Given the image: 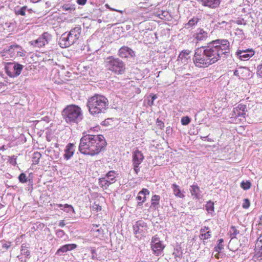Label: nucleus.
I'll use <instances>...</instances> for the list:
<instances>
[{
	"label": "nucleus",
	"mask_w": 262,
	"mask_h": 262,
	"mask_svg": "<svg viewBox=\"0 0 262 262\" xmlns=\"http://www.w3.org/2000/svg\"><path fill=\"white\" fill-rule=\"evenodd\" d=\"M11 246V243H5L2 244V247L3 249H8Z\"/></svg>",
	"instance_id": "nucleus-44"
},
{
	"label": "nucleus",
	"mask_w": 262,
	"mask_h": 262,
	"mask_svg": "<svg viewBox=\"0 0 262 262\" xmlns=\"http://www.w3.org/2000/svg\"><path fill=\"white\" fill-rule=\"evenodd\" d=\"M236 54L239 58L242 60H247L254 55V52L252 49L238 50Z\"/></svg>",
	"instance_id": "nucleus-11"
},
{
	"label": "nucleus",
	"mask_w": 262,
	"mask_h": 262,
	"mask_svg": "<svg viewBox=\"0 0 262 262\" xmlns=\"http://www.w3.org/2000/svg\"><path fill=\"white\" fill-rule=\"evenodd\" d=\"M191 119L188 116L183 117L181 118V123L183 125H187L190 122Z\"/></svg>",
	"instance_id": "nucleus-35"
},
{
	"label": "nucleus",
	"mask_w": 262,
	"mask_h": 262,
	"mask_svg": "<svg viewBox=\"0 0 262 262\" xmlns=\"http://www.w3.org/2000/svg\"><path fill=\"white\" fill-rule=\"evenodd\" d=\"M93 137H94L93 139H95L96 142L92 145L94 148L92 152H90V155L91 156H94L99 154L105 146L106 143L104 137L101 135H93Z\"/></svg>",
	"instance_id": "nucleus-7"
},
{
	"label": "nucleus",
	"mask_w": 262,
	"mask_h": 262,
	"mask_svg": "<svg viewBox=\"0 0 262 262\" xmlns=\"http://www.w3.org/2000/svg\"><path fill=\"white\" fill-rule=\"evenodd\" d=\"M21 47L17 45H13L4 49V51L2 53V56L5 55V53L9 54L11 57L16 56V52H20Z\"/></svg>",
	"instance_id": "nucleus-14"
},
{
	"label": "nucleus",
	"mask_w": 262,
	"mask_h": 262,
	"mask_svg": "<svg viewBox=\"0 0 262 262\" xmlns=\"http://www.w3.org/2000/svg\"><path fill=\"white\" fill-rule=\"evenodd\" d=\"M219 243L214 248L215 250L219 253L223 249V245H222V243L223 242V239H220L219 241Z\"/></svg>",
	"instance_id": "nucleus-34"
},
{
	"label": "nucleus",
	"mask_w": 262,
	"mask_h": 262,
	"mask_svg": "<svg viewBox=\"0 0 262 262\" xmlns=\"http://www.w3.org/2000/svg\"><path fill=\"white\" fill-rule=\"evenodd\" d=\"M21 253L23 255H24L26 257H28L30 255V252L26 249H22L21 250Z\"/></svg>",
	"instance_id": "nucleus-43"
},
{
	"label": "nucleus",
	"mask_w": 262,
	"mask_h": 262,
	"mask_svg": "<svg viewBox=\"0 0 262 262\" xmlns=\"http://www.w3.org/2000/svg\"><path fill=\"white\" fill-rule=\"evenodd\" d=\"M27 6H25L20 8H16L14 10L15 14L16 15H21L25 16L27 15Z\"/></svg>",
	"instance_id": "nucleus-27"
},
{
	"label": "nucleus",
	"mask_w": 262,
	"mask_h": 262,
	"mask_svg": "<svg viewBox=\"0 0 262 262\" xmlns=\"http://www.w3.org/2000/svg\"><path fill=\"white\" fill-rule=\"evenodd\" d=\"M57 206L60 208L62 210H63L64 209V205H62V204H57Z\"/></svg>",
	"instance_id": "nucleus-52"
},
{
	"label": "nucleus",
	"mask_w": 262,
	"mask_h": 262,
	"mask_svg": "<svg viewBox=\"0 0 262 262\" xmlns=\"http://www.w3.org/2000/svg\"><path fill=\"white\" fill-rule=\"evenodd\" d=\"M256 247L261 249L262 248V235H260L257 238L256 243Z\"/></svg>",
	"instance_id": "nucleus-38"
},
{
	"label": "nucleus",
	"mask_w": 262,
	"mask_h": 262,
	"mask_svg": "<svg viewBox=\"0 0 262 262\" xmlns=\"http://www.w3.org/2000/svg\"><path fill=\"white\" fill-rule=\"evenodd\" d=\"M81 28L78 26L72 29L68 34L71 42L72 41L73 44L78 39L81 34Z\"/></svg>",
	"instance_id": "nucleus-13"
},
{
	"label": "nucleus",
	"mask_w": 262,
	"mask_h": 262,
	"mask_svg": "<svg viewBox=\"0 0 262 262\" xmlns=\"http://www.w3.org/2000/svg\"><path fill=\"white\" fill-rule=\"evenodd\" d=\"M234 74L237 76L238 75V71L237 70H235L234 72Z\"/></svg>",
	"instance_id": "nucleus-55"
},
{
	"label": "nucleus",
	"mask_w": 262,
	"mask_h": 262,
	"mask_svg": "<svg viewBox=\"0 0 262 262\" xmlns=\"http://www.w3.org/2000/svg\"><path fill=\"white\" fill-rule=\"evenodd\" d=\"M25 54L22 52V50H20V52H16V56L23 57Z\"/></svg>",
	"instance_id": "nucleus-49"
},
{
	"label": "nucleus",
	"mask_w": 262,
	"mask_h": 262,
	"mask_svg": "<svg viewBox=\"0 0 262 262\" xmlns=\"http://www.w3.org/2000/svg\"><path fill=\"white\" fill-rule=\"evenodd\" d=\"M209 229L208 227H205L204 228H202L200 230L201 233H206L207 230Z\"/></svg>",
	"instance_id": "nucleus-47"
},
{
	"label": "nucleus",
	"mask_w": 262,
	"mask_h": 262,
	"mask_svg": "<svg viewBox=\"0 0 262 262\" xmlns=\"http://www.w3.org/2000/svg\"><path fill=\"white\" fill-rule=\"evenodd\" d=\"M200 19L198 17H193L192 18L190 19L189 21L185 24V28L186 29H189L191 27L194 26L195 25L197 24V23L199 22Z\"/></svg>",
	"instance_id": "nucleus-28"
},
{
	"label": "nucleus",
	"mask_w": 262,
	"mask_h": 262,
	"mask_svg": "<svg viewBox=\"0 0 262 262\" xmlns=\"http://www.w3.org/2000/svg\"><path fill=\"white\" fill-rule=\"evenodd\" d=\"M87 0H77V3L80 5H84Z\"/></svg>",
	"instance_id": "nucleus-46"
},
{
	"label": "nucleus",
	"mask_w": 262,
	"mask_h": 262,
	"mask_svg": "<svg viewBox=\"0 0 262 262\" xmlns=\"http://www.w3.org/2000/svg\"><path fill=\"white\" fill-rule=\"evenodd\" d=\"M258 68H260V69H262V63L259 66Z\"/></svg>",
	"instance_id": "nucleus-57"
},
{
	"label": "nucleus",
	"mask_w": 262,
	"mask_h": 262,
	"mask_svg": "<svg viewBox=\"0 0 262 262\" xmlns=\"http://www.w3.org/2000/svg\"><path fill=\"white\" fill-rule=\"evenodd\" d=\"M95 226H96V227H98V225H94V227Z\"/></svg>",
	"instance_id": "nucleus-61"
},
{
	"label": "nucleus",
	"mask_w": 262,
	"mask_h": 262,
	"mask_svg": "<svg viewBox=\"0 0 262 262\" xmlns=\"http://www.w3.org/2000/svg\"><path fill=\"white\" fill-rule=\"evenodd\" d=\"M160 197L159 195H154L151 198V205L153 206L154 207H156L157 205H159V200H160Z\"/></svg>",
	"instance_id": "nucleus-30"
},
{
	"label": "nucleus",
	"mask_w": 262,
	"mask_h": 262,
	"mask_svg": "<svg viewBox=\"0 0 262 262\" xmlns=\"http://www.w3.org/2000/svg\"><path fill=\"white\" fill-rule=\"evenodd\" d=\"M24 68V66L18 62H7L5 66V70L7 74L11 78L18 76Z\"/></svg>",
	"instance_id": "nucleus-6"
},
{
	"label": "nucleus",
	"mask_w": 262,
	"mask_h": 262,
	"mask_svg": "<svg viewBox=\"0 0 262 262\" xmlns=\"http://www.w3.org/2000/svg\"><path fill=\"white\" fill-rule=\"evenodd\" d=\"M96 231L98 232V233H99L97 235H100V234H103V230L101 228L96 230Z\"/></svg>",
	"instance_id": "nucleus-50"
},
{
	"label": "nucleus",
	"mask_w": 262,
	"mask_h": 262,
	"mask_svg": "<svg viewBox=\"0 0 262 262\" xmlns=\"http://www.w3.org/2000/svg\"><path fill=\"white\" fill-rule=\"evenodd\" d=\"M18 179L20 182L24 183L27 181V178L26 174L24 173H21L18 177Z\"/></svg>",
	"instance_id": "nucleus-37"
},
{
	"label": "nucleus",
	"mask_w": 262,
	"mask_h": 262,
	"mask_svg": "<svg viewBox=\"0 0 262 262\" xmlns=\"http://www.w3.org/2000/svg\"><path fill=\"white\" fill-rule=\"evenodd\" d=\"M65 121L70 124H78L83 118L82 110L76 105H68L62 112Z\"/></svg>",
	"instance_id": "nucleus-3"
},
{
	"label": "nucleus",
	"mask_w": 262,
	"mask_h": 262,
	"mask_svg": "<svg viewBox=\"0 0 262 262\" xmlns=\"http://www.w3.org/2000/svg\"><path fill=\"white\" fill-rule=\"evenodd\" d=\"M144 157L142 153L139 150H135L133 154V165L136 173L139 171V165L142 162Z\"/></svg>",
	"instance_id": "nucleus-9"
},
{
	"label": "nucleus",
	"mask_w": 262,
	"mask_h": 262,
	"mask_svg": "<svg viewBox=\"0 0 262 262\" xmlns=\"http://www.w3.org/2000/svg\"><path fill=\"white\" fill-rule=\"evenodd\" d=\"M151 247L155 253L159 254L164 248L158 238L153 237L151 242Z\"/></svg>",
	"instance_id": "nucleus-15"
},
{
	"label": "nucleus",
	"mask_w": 262,
	"mask_h": 262,
	"mask_svg": "<svg viewBox=\"0 0 262 262\" xmlns=\"http://www.w3.org/2000/svg\"><path fill=\"white\" fill-rule=\"evenodd\" d=\"M230 43L227 39H216L207 46L196 48L192 58L195 66L198 68H206L215 63L222 57H229Z\"/></svg>",
	"instance_id": "nucleus-1"
},
{
	"label": "nucleus",
	"mask_w": 262,
	"mask_h": 262,
	"mask_svg": "<svg viewBox=\"0 0 262 262\" xmlns=\"http://www.w3.org/2000/svg\"><path fill=\"white\" fill-rule=\"evenodd\" d=\"M230 232V237H231V238H233L235 237V236L237 234L239 233V231L234 226H232L231 227Z\"/></svg>",
	"instance_id": "nucleus-32"
},
{
	"label": "nucleus",
	"mask_w": 262,
	"mask_h": 262,
	"mask_svg": "<svg viewBox=\"0 0 262 262\" xmlns=\"http://www.w3.org/2000/svg\"><path fill=\"white\" fill-rule=\"evenodd\" d=\"M191 194L194 196L196 199H200L201 198L200 189L196 185H193L190 189Z\"/></svg>",
	"instance_id": "nucleus-23"
},
{
	"label": "nucleus",
	"mask_w": 262,
	"mask_h": 262,
	"mask_svg": "<svg viewBox=\"0 0 262 262\" xmlns=\"http://www.w3.org/2000/svg\"><path fill=\"white\" fill-rule=\"evenodd\" d=\"M191 51L188 50L182 51L179 54L178 60L181 61L182 63H185L187 62L188 59H190L189 54Z\"/></svg>",
	"instance_id": "nucleus-19"
},
{
	"label": "nucleus",
	"mask_w": 262,
	"mask_h": 262,
	"mask_svg": "<svg viewBox=\"0 0 262 262\" xmlns=\"http://www.w3.org/2000/svg\"><path fill=\"white\" fill-rule=\"evenodd\" d=\"M52 36L48 32H44L39 37L30 42L34 47L40 48L48 44L51 40Z\"/></svg>",
	"instance_id": "nucleus-8"
},
{
	"label": "nucleus",
	"mask_w": 262,
	"mask_h": 262,
	"mask_svg": "<svg viewBox=\"0 0 262 262\" xmlns=\"http://www.w3.org/2000/svg\"><path fill=\"white\" fill-rule=\"evenodd\" d=\"M208 37V33L202 29H198L195 35V38L198 41H203Z\"/></svg>",
	"instance_id": "nucleus-22"
},
{
	"label": "nucleus",
	"mask_w": 262,
	"mask_h": 262,
	"mask_svg": "<svg viewBox=\"0 0 262 262\" xmlns=\"http://www.w3.org/2000/svg\"><path fill=\"white\" fill-rule=\"evenodd\" d=\"M99 185L103 189H106L110 185L112 184V182L108 181L106 178L102 177L99 179Z\"/></svg>",
	"instance_id": "nucleus-25"
},
{
	"label": "nucleus",
	"mask_w": 262,
	"mask_h": 262,
	"mask_svg": "<svg viewBox=\"0 0 262 262\" xmlns=\"http://www.w3.org/2000/svg\"><path fill=\"white\" fill-rule=\"evenodd\" d=\"M63 231L62 230H58L57 231V234H58V236H62L63 235Z\"/></svg>",
	"instance_id": "nucleus-48"
},
{
	"label": "nucleus",
	"mask_w": 262,
	"mask_h": 262,
	"mask_svg": "<svg viewBox=\"0 0 262 262\" xmlns=\"http://www.w3.org/2000/svg\"><path fill=\"white\" fill-rule=\"evenodd\" d=\"M118 54L121 58H134L136 56L135 51L126 46L122 47L119 50Z\"/></svg>",
	"instance_id": "nucleus-10"
},
{
	"label": "nucleus",
	"mask_w": 262,
	"mask_h": 262,
	"mask_svg": "<svg viewBox=\"0 0 262 262\" xmlns=\"http://www.w3.org/2000/svg\"><path fill=\"white\" fill-rule=\"evenodd\" d=\"M65 225L64 221H61L59 223V226L61 227H63Z\"/></svg>",
	"instance_id": "nucleus-51"
},
{
	"label": "nucleus",
	"mask_w": 262,
	"mask_h": 262,
	"mask_svg": "<svg viewBox=\"0 0 262 262\" xmlns=\"http://www.w3.org/2000/svg\"><path fill=\"white\" fill-rule=\"evenodd\" d=\"M206 209L209 213H212L214 211V203L211 201H209L206 205Z\"/></svg>",
	"instance_id": "nucleus-31"
},
{
	"label": "nucleus",
	"mask_w": 262,
	"mask_h": 262,
	"mask_svg": "<svg viewBox=\"0 0 262 262\" xmlns=\"http://www.w3.org/2000/svg\"><path fill=\"white\" fill-rule=\"evenodd\" d=\"M41 157V155L39 152H35L34 154V159H37V160H35L34 162L36 163H38L39 162V159Z\"/></svg>",
	"instance_id": "nucleus-41"
},
{
	"label": "nucleus",
	"mask_w": 262,
	"mask_h": 262,
	"mask_svg": "<svg viewBox=\"0 0 262 262\" xmlns=\"http://www.w3.org/2000/svg\"><path fill=\"white\" fill-rule=\"evenodd\" d=\"M64 158L68 160L73 155L74 152V144L72 143H69L66 147L64 149Z\"/></svg>",
	"instance_id": "nucleus-18"
},
{
	"label": "nucleus",
	"mask_w": 262,
	"mask_h": 262,
	"mask_svg": "<svg viewBox=\"0 0 262 262\" xmlns=\"http://www.w3.org/2000/svg\"><path fill=\"white\" fill-rule=\"evenodd\" d=\"M108 101L104 96L95 95L90 98L87 102L86 106L90 113L93 115L104 113L108 108Z\"/></svg>",
	"instance_id": "nucleus-2"
},
{
	"label": "nucleus",
	"mask_w": 262,
	"mask_h": 262,
	"mask_svg": "<svg viewBox=\"0 0 262 262\" xmlns=\"http://www.w3.org/2000/svg\"><path fill=\"white\" fill-rule=\"evenodd\" d=\"M149 191L148 189L146 188H143L141 191H140L137 197V199L139 201L142 200V202H138V206H141L142 205V203L145 201V195L149 194Z\"/></svg>",
	"instance_id": "nucleus-20"
},
{
	"label": "nucleus",
	"mask_w": 262,
	"mask_h": 262,
	"mask_svg": "<svg viewBox=\"0 0 262 262\" xmlns=\"http://www.w3.org/2000/svg\"><path fill=\"white\" fill-rule=\"evenodd\" d=\"M68 34L66 35L65 33L62 34L59 39V44L61 48H67L73 44Z\"/></svg>",
	"instance_id": "nucleus-17"
},
{
	"label": "nucleus",
	"mask_w": 262,
	"mask_h": 262,
	"mask_svg": "<svg viewBox=\"0 0 262 262\" xmlns=\"http://www.w3.org/2000/svg\"><path fill=\"white\" fill-rule=\"evenodd\" d=\"M236 110L237 112L238 110L242 111V112L237 113V115L239 116H244L245 115V112L247 111V106L246 105L239 104L236 108Z\"/></svg>",
	"instance_id": "nucleus-29"
},
{
	"label": "nucleus",
	"mask_w": 262,
	"mask_h": 262,
	"mask_svg": "<svg viewBox=\"0 0 262 262\" xmlns=\"http://www.w3.org/2000/svg\"><path fill=\"white\" fill-rule=\"evenodd\" d=\"M63 210L67 212H69L71 211H72L73 212L74 211L73 207L71 205H68L67 204L64 205Z\"/></svg>",
	"instance_id": "nucleus-39"
},
{
	"label": "nucleus",
	"mask_w": 262,
	"mask_h": 262,
	"mask_svg": "<svg viewBox=\"0 0 262 262\" xmlns=\"http://www.w3.org/2000/svg\"><path fill=\"white\" fill-rule=\"evenodd\" d=\"M260 221L262 222V215L260 217Z\"/></svg>",
	"instance_id": "nucleus-59"
},
{
	"label": "nucleus",
	"mask_w": 262,
	"mask_h": 262,
	"mask_svg": "<svg viewBox=\"0 0 262 262\" xmlns=\"http://www.w3.org/2000/svg\"><path fill=\"white\" fill-rule=\"evenodd\" d=\"M262 255V252L261 253L260 255L259 256V257H260V259H262V257H261L262 255Z\"/></svg>",
	"instance_id": "nucleus-58"
},
{
	"label": "nucleus",
	"mask_w": 262,
	"mask_h": 262,
	"mask_svg": "<svg viewBox=\"0 0 262 262\" xmlns=\"http://www.w3.org/2000/svg\"><path fill=\"white\" fill-rule=\"evenodd\" d=\"M117 174L116 172L114 170H111L108 171L104 177V178H106V179L111 182H112V184L114 183L116 180V176Z\"/></svg>",
	"instance_id": "nucleus-26"
},
{
	"label": "nucleus",
	"mask_w": 262,
	"mask_h": 262,
	"mask_svg": "<svg viewBox=\"0 0 262 262\" xmlns=\"http://www.w3.org/2000/svg\"><path fill=\"white\" fill-rule=\"evenodd\" d=\"M32 12H33V10L31 9H28L27 8V12L28 14H31L32 13Z\"/></svg>",
	"instance_id": "nucleus-53"
},
{
	"label": "nucleus",
	"mask_w": 262,
	"mask_h": 262,
	"mask_svg": "<svg viewBox=\"0 0 262 262\" xmlns=\"http://www.w3.org/2000/svg\"><path fill=\"white\" fill-rule=\"evenodd\" d=\"M151 100H149L148 101V104L150 106H151L154 104V100L157 98V96L156 95H152L151 96Z\"/></svg>",
	"instance_id": "nucleus-42"
},
{
	"label": "nucleus",
	"mask_w": 262,
	"mask_h": 262,
	"mask_svg": "<svg viewBox=\"0 0 262 262\" xmlns=\"http://www.w3.org/2000/svg\"><path fill=\"white\" fill-rule=\"evenodd\" d=\"M215 256L216 258H219V255H215Z\"/></svg>",
	"instance_id": "nucleus-60"
},
{
	"label": "nucleus",
	"mask_w": 262,
	"mask_h": 262,
	"mask_svg": "<svg viewBox=\"0 0 262 262\" xmlns=\"http://www.w3.org/2000/svg\"><path fill=\"white\" fill-rule=\"evenodd\" d=\"M211 237L210 231H207L206 233H201L200 237L201 239H207Z\"/></svg>",
	"instance_id": "nucleus-36"
},
{
	"label": "nucleus",
	"mask_w": 262,
	"mask_h": 262,
	"mask_svg": "<svg viewBox=\"0 0 262 262\" xmlns=\"http://www.w3.org/2000/svg\"><path fill=\"white\" fill-rule=\"evenodd\" d=\"M105 66L108 70L117 75L123 74L125 70L124 62L119 58L113 56L106 58Z\"/></svg>",
	"instance_id": "nucleus-4"
},
{
	"label": "nucleus",
	"mask_w": 262,
	"mask_h": 262,
	"mask_svg": "<svg viewBox=\"0 0 262 262\" xmlns=\"http://www.w3.org/2000/svg\"><path fill=\"white\" fill-rule=\"evenodd\" d=\"M133 229L135 234H143L147 231V226L146 223L141 220L136 222L133 226Z\"/></svg>",
	"instance_id": "nucleus-12"
},
{
	"label": "nucleus",
	"mask_w": 262,
	"mask_h": 262,
	"mask_svg": "<svg viewBox=\"0 0 262 262\" xmlns=\"http://www.w3.org/2000/svg\"><path fill=\"white\" fill-rule=\"evenodd\" d=\"M250 203L248 199H245L243 203L242 207L245 209H247L249 207Z\"/></svg>",
	"instance_id": "nucleus-40"
},
{
	"label": "nucleus",
	"mask_w": 262,
	"mask_h": 262,
	"mask_svg": "<svg viewBox=\"0 0 262 262\" xmlns=\"http://www.w3.org/2000/svg\"><path fill=\"white\" fill-rule=\"evenodd\" d=\"M258 72H259V74L262 76V69H260V68H259Z\"/></svg>",
	"instance_id": "nucleus-54"
},
{
	"label": "nucleus",
	"mask_w": 262,
	"mask_h": 262,
	"mask_svg": "<svg viewBox=\"0 0 262 262\" xmlns=\"http://www.w3.org/2000/svg\"><path fill=\"white\" fill-rule=\"evenodd\" d=\"M203 6L211 9L218 7L221 3V0H198Z\"/></svg>",
	"instance_id": "nucleus-16"
},
{
	"label": "nucleus",
	"mask_w": 262,
	"mask_h": 262,
	"mask_svg": "<svg viewBox=\"0 0 262 262\" xmlns=\"http://www.w3.org/2000/svg\"><path fill=\"white\" fill-rule=\"evenodd\" d=\"M171 188L175 196L180 198H184L185 197V195L182 192L180 187L178 185H176V184H173L171 186Z\"/></svg>",
	"instance_id": "nucleus-24"
},
{
	"label": "nucleus",
	"mask_w": 262,
	"mask_h": 262,
	"mask_svg": "<svg viewBox=\"0 0 262 262\" xmlns=\"http://www.w3.org/2000/svg\"><path fill=\"white\" fill-rule=\"evenodd\" d=\"M93 210L98 211L101 210V207L98 205L95 204L93 206Z\"/></svg>",
	"instance_id": "nucleus-45"
},
{
	"label": "nucleus",
	"mask_w": 262,
	"mask_h": 262,
	"mask_svg": "<svg viewBox=\"0 0 262 262\" xmlns=\"http://www.w3.org/2000/svg\"><path fill=\"white\" fill-rule=\"evenodd\" d=\"M92 135H85L80 139L79 146V151L83 154L90 155L94 147L92 146L96 142Z\"/></svg>",
	"instance_id": "nucleus-5"
},
{
	"label": "nucleus",
	"mask_w": 262,
	"mask_h": 262,
	"mask_svg": "<svg viewBox=\"0 0 262 262\" xmlns=\"http://www.w3.org/2000/svg\"><path fill=\"white\" fill-rule=\"evenodd\" d=\"M77 245L75 244H66L61 247L57 251V253L62 254L68 251L75 249Z\"/></svg>",
	"instance_id": "nucleus-21"
},
{
	"label": "nucleus",
	"mask_w": 262,
	"mask_h": 262,
	"mask_svg": "<svg viewBox=\"0 0 262 262\" xmlns=\"http://www.w3.org/2000/svg\"><path fill=\"white\" fill-rule=\"evenodd\" d=\"M111 10H114V11H117V12H122V11H119V10H117L113 9H111Z\"/></svg>",
	"instance_id": "nucleus-56"
},
{
	"label": "nucleus",
	"mask_w": 262,
	"mask_h": 262,
	"mask_svg": "<svg viewBox=\"0 0 262 262\" xmlns=\"http://www.w3.org/2000/svg\"><path fill=\"white\" fill-rule=\"evenodd\" d=\"M241 187L244 190L249 189L251 187V183L247 181L246 182L243 181L241 183Z\"/></svg>",
	"instance_id": "nucleus-33"
}]
</instances>
